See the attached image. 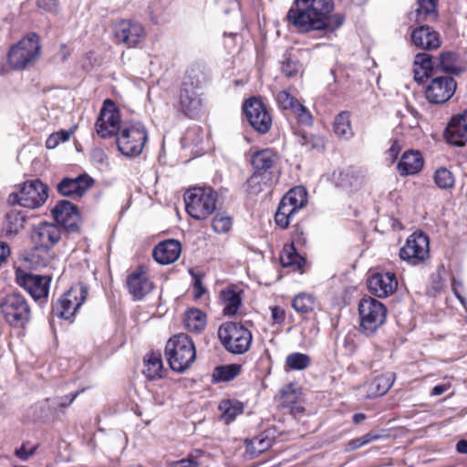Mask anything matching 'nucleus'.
<instances>
[{
    "mask_svg": "<svg viewBox=\"0 0 467 467\" xmlns=\"http://www.w3.org/2000/svg\"><path fill=\"white\" fill-rule=\"evenodd\" d=\"M164 356L171 371L177 374L185 373L197 358L192 337L186 333L172 335L166 342Z\"/></svg>",
    "mask_w": 467,
    "mask_h": 467,
    "instance_id": "2",
    "label": "nucleus"
},
{
    "mask_svg": "<svg viewBox=\"0 0 467 467\" xmlns=\"http://www.w3.org/2000/svg\"><path fill=\"white\" fill-rule=\"evenodd\" d=\"M0 313L12 327H25L31 318L30 306L17 290L0 296Z\"/></svg>",
    "mask_w": 467,
    "mask_h": 467,
    "instance_id": "6",
    "label": "nucleus"
},
{
    "mask_svg": "<svg viewBox=\"0 0 467 467\" xmlns=\"http://www.w3.org/2000/svg\"><path fill=\"white\" fill-rule=\"evenodd\" d=\"M275 433L276 428L273 427L264 431L256 436L255 441L258 443V449L260 450L261 453L272 448V446L275 444L276 439Z\"/></svg>",
    "mask_w": 467,
    "mask_h": 467,
    "instance_id": "54",
    "label": "nucleus"
},
{
    "mask_svg": "<svg viewBox=\"0 0 467 467\" xmlns=\"http://www.w3.org/2000/svg\"><path fill=\"white\" fill-rule=\"evenodd\" d=\"M296 214V213H291V207L287 203L280 210L279 202L274 215L275 223L279 228L286 230L291 223L292 218Z\"/></svg>",
    "mask_w": 467,
    "mask_h": 467,
    "instance_id": "52",
    "label": "nucleus"
},
{
    "mask_svg": "<svg viewBox=\"0 0 467 467\" xmlns=\"http://www.w3.org/2000/svg\"><path fill=\"white\" fill-rule=\"evenodd\" d=\"M366 171L358 166L350 165L338 171H334L331 180L335 186L348 192H358L365 182Z\"/></svg>",
    "mask_w": 467,
    "mask_h": 467,
    "instance_id": "19",
    "label": "nucleus"
},
{
    "mask_svg": "<svg viewBox=\"0 0 467 467\" xmlns=\"http://www.w3.org/2000/svg\"><path fill=\"white\" fill-rule=\"evenodd\" d=\"M5 218V235L7 238H13L22 228H24V224L27 221L28 215L24 211L14 209L7 212Z\"/></svg>",
    "mask_w": 467,
    "mask_h": 467,
    "instance_id": "38",
    "label": "nucleus"
},
{
    "mask_svg": "<svg viewBox=\"0 0 467 467\" xmlns=\"http://www.w3.org/2000/svg\"><path fill=\"white\" fill-rule=\"evenodd\" d=\"M72 130H61L57 132L52 133L46 141V146H58L61 143H66L69 140Z\"/></svg>",
    "mask_w": 467,
    "mask_h": 467,
    "instance_id": "59",
    "label": "nucleus"
},
{
    "mask_svg": "<svg viewBox=\"0 0 467 467\" xmlns=\"http://www.w3.org/2000/svg\"><path fill=\"white\" fill-rule=\"evenodd\" d=\"M53 223L67 234H79L81 232L83 218L77 204L67 199L57 201L50 209Z\"/></svg>",
    "mask_w": 467,
    "mask_h": 467,
    "instance_id": "10",
    "label": "nucleus"
},
{
    "mask_svg": "<svg viewBox=\"0 0 467 467\" xmlns=\"http://www.w3.org/2000/svg\"><path fill=\"white\" fill-rule=\"evenodd\" d=\"M17 186L7 197L10 206L36 209L44 205L49 196V186L39 178L26 180Z\"/></svg>",
    "mask_w": 467,
    "mask_h": 467,
    "instance_id": "5",
    "label": "nucleus"
},
{
    "mask_svg": "<svg viewBox=\"0 0 467 467\" xmlns=\"http://www.w3.org/2000/svg\"><path fill=\"white\" fill-rule=\"evenodd\" d=\"M456 81L451 77H436L426 86L425 96L429 102L442 104L455 93Z\"/></svg>",
    "mask_w": 467,
    "mask_h": 467,
    "instance_id": "18",
    "label": "nucleus"
},
{
    "mask_svg": "<svg viewBox=\"0 0 467 467\" xmlns=\"http://www.w3.org/2000/svg\"><path fill=\"white\" fill-rule=\"evenodd\" d=\"M395 380L396 374L394 372L377 375L368 386L367 397L377 399L384 396L393 386Z\"/></svg>",
    "mask_w": 467,
    "mask_h": 467,
    "instance_id": "32",
    "label": "nucleus"
},
{
    "mask_svg": "<svg viewBox=\"0 0 467 467\" xmlns=\"http://www.w3.org/2000/svg\"><path fill=\"white\" fill-rule=\"evenodd\" d=\"M400 260L410 265L423 264L430 256V237L421 230L410 234L399 252Z\"/></svg>",
    "mask_w": 467,
    "mask_h": 467,
    "instance_id": "11",
    "label": "nucleus"
},
{
    "mask_svg": "<svg viewBox=\"0 0 467 467\" xmlns=\"http://www.w3.org/2000/svg\"><path fill=\"white\" fill-rule=\"evenodd\" d=\"M114 36L119 44L135 47L143 42L146 33L143 26L138 21L122 19L114 26Z\"/></svg>",
    "mask_w": 467,
    "mask_h": 467,
    "instance_id": "17",
    "label": "nucleus"
},
{
    "mask_svg": "<svg viewBox=\"0 0 467 467\" xmlns=\"http://www.w3.org/2000/svg\"><path fill=\"white\" fill-rule=\"evenodd\" d=\"M126 286L135 301H141L155 287L153 282L147 276L143 265H139L128 275Z\"/></svg>",
    "mask_w": 467,
    "mask_h": 467,
    "instance_id": "20",
    "label": "nucleus"
},
{
    "mask_svg": "<svg viewBox=\"0 0 467 467\" xmlns=\"http://www.w3.org/2000/svg\"><path fill=\"white\" fill-rule=\"evenodd\" d=\"M315 298L307 293H299L294 296L291 306L294 310L300 314H307L314 309Z\"/></svg>",
    "mask_w": 467,
    "mask_h": 467,
    "instance_id": "48",
    "label": "nucleus"
},
{
    "mask_svg": "<svg viewBox=\"0 0 467 467\" xmlns=\"http://www.w3.org/2000/svg\"><path fill=\"white\" fill-rule=\"evenodd\" d=\"M88 286L79 281L52 302L51 313L59 319L70 320L87 300Z\"/></svg>",
    "mask_w": 467,
    "mask_h": 467,
    "instance_id": "8",
    "label": "nucleus"
},
{
    "mask_svg": "<svg viewBox=\"0 0 467 467\" xmlns=\"http://www.w3.org/2000/svg\"><path fill=\"white\" fill-rule=\"evenodd\" d=\"M300 247H294L293 244H285L280 253L282 266L292 268L294 271L303 274V268L307 262V258L300 253Z\"/></svg>",
    "mask_w": 467,
    "mask_h": 467,
    "instance_id": "31",
    "label": "nucleus"
},
{
    "mask_svg": "<svg viewBox=\"0 0 467 467\" xmlns=\"http://www.w3.org/2000/svg\"><path fill=\"white\" fill-rule=\"evenodd\" d=\"M183 201L186 213L202 222L217 211L218 192L210 185H195L184 192Z\"/></svg>",
    "mask_w": 467,
    "mask_h": 467,
    "instance_id": "3",
    "label": "nucleus"
},
{
    "mask_svg": "<svg viewBox=\"0 0 467 467\" xmlns=\"http://www.w3.org/2000/svg\"><path fill=\"white\" fill-rule=\"evenodd\" d=\"M434 68V62L431 55L426 53H419L415 56L413 63V73L415 81L420 83L424 78L431 76Z\"/></svg>",
    "mask_w": 467,
    "mask_h": 467,
    "instance_id": "39",
    "label": "nucleus"
},
{
    "mask_svg": "<svg viewBox=\"0 0 467 467\" xmlns=\"http://www.w3.org/2000/svg\"><path fill=\"white\" fill-rule=\"evenodd\" d=\"M432 178L435 185L441 190H451L455 185L453 173L445 166L438 167Z\"/></svg>",
    "mask_w": 467,
    "mask_h": 467,
    "instance_id": "44",
    "label": "nucleus"
},
{
    "mask_svg": "<svg viewBox=\"0 0 467 467\" xmlns=\"http://www.w3.org/2000/svg\"><path fill=\"white\" fill-rule=\"evenodd\" d=\"M207 80L208 72L205 67L200 64H193L186 71L182 84L201 88Z\"/></svg>",
    "mask_w": 467,
    "mask_h": 467,
    "instance_id": "40",
    "label": "nucleus"
},
{
    "mask_svg": "<svg viewBox=\"0 0 467 467\" xmlns=\"http://www.w3.org/2000/svg\"><path fill=\"white\" fill-rule=\"evenodd\" d=\"M142 374L149 381H155L167 377L168 372L164 368L160 350L151 349L143 357Z\"/></svg>",
    "mask_w": 467,
    "mask_h": 467,
    "instance_id": "27",
    "label": "nucleus"
},
{
    "mask_svg": "<svg viewBox=\"0 0 467 467\" xmlns=\"http://www.w3.org/2000/svg\"><path fill=\"white\" fill-rule=\"evenodd\" d=\"M366 284L368 292L378 298L389 297L399 285L396 274L384 269L369 270Z\"/></svg>",
    "mask_w": 467,
    "mask_h": 467,
    "instance_id": "13",
    "label": "nucleus"
},
{
    "mask_svg": "<svg viewBox=\"0 0 467 467\" xmlns=\"http://www.w3.org/2000/svg\"><path fill=\"white\" fill-rule=\"evenodd\" d=\"M88 389L89 387H83L75 391H71L67 395L51 398L52 403L55 405L54 408H56L59 417H61L62 414H65L66 409H67L81 393Z\"/></svg>",
    "mask_w": 467,
    "mask_h": 467,
    "instance_id": "47",
    "label": "nucleus"
},
{
    "mask_svg": "<svg viewBox=\"0 0 467 467\" xmlns=\"http://www.w3.org/2000/svg\"><path fill=\"white\" fill-rule=\"evenodd\" d=\"M61 239V230L55 223L42 221L33 225L30 240L35 250H42L47 254Z\"/></svg>",
    "mask_w": 467,
    "mask_h": 467,
    "instance_id": "14",
    "label": "nucleus"
},
{
    "mask_svg": "<svg viewBox=\"0 0 467 467\" xmlns=\"http://www.w3.org/2000/svg\"><path fill=\"white\" fill-rule=\"evenodd\" d=\"M281 404L285 408H292L299 400L302 394L301 388L296 387V383L290 382L285 385L279 391Z\"/></svg>",
    "mask_w": 467,
    "mask_h": 467,
    "instance_id": "45",
    "label": "nucleus"
},
{
    "mask_svg": "<svg viewBox=\"0 0 467 467\" xmlns=\"http://www.w3.org/2000/svg\"><path fill=\"white\" fill-rule=\"evenodd\" d=\"M434 67L451 75H459L464 70L460 57L451 51L441 52L439 56L438 62H434Z\"/></svg>",
    "mask_w": 467,
    "mask_h": 467,
    "instance_id": "37",
    "label": "nucleus"
},
{
    "mask_svg": "<svg viewBox=\"0 0 467 467\" xmlns=\"http://www.w3.org/2000/svg\"><path fill=\"white\" fill-rule=\"evenodd\" d=\"M311 357L306 353L292 352L288 354L285 360V370L301 371L305 370L311 365Z\"/></svg>",
    "mask_w": 467,
    "mask_h": 467,
    "instance_id": "41",
    "label": "nucleus"
},
{
    "mask_svg": "<svg viewBox=\"0 0 467 467\" xmlns=\"http://www.w3.org/2000/svg\"><path fill=\"white\" fill-rule=\"evenodd\" d=\"M148 141V130L140 121H126L121 124L118 136V146L120 144L132 146H145Z\"/></svg>",
    "mask_w": 467,
    "mask_h": 467,
    "instance_id": "22",
    "label": "nucleus"
},
{
    "mask_svg": "<svg viewBox=\"0 0 467 467\" xmlns=\"http://www.w3.org/2000/svg\"><path fill=\"white\" fill-rule=\"evenodd\" d=\"M197 88L182 84L180 91V104L182 111L190 118H194L202 107L201 94Z\"/></svg>",
    "mask_w": 467,
    "mask_h": 467,
    "instance_id": "28",
    "label": "nucleus"
},
{
    "mask_svg": "<svg viewBox=\"0 0 467 467\" xmlns=\"http://www.w3.org/2000/svg\"><path fill=\"white\" fill-rule=\"evenodd\" d=\"M290 235L291 241L287 244H293L294 247L306 248L307 238L303 226L299 223L293 225Z\"/></svg>",
    "mask_w": 467,
    "mask_h": 467,
    "instance_id": "55",
    "label": "nucleus"
},
{
    "mask_svg": "<svg viewBox=\"0 0 467 467\" xmlns=\"http://www.w3.org/2000/svg\"><path fill=\"white\" fill-rule=\"evenodd\" d=\"M242 365L238 363H229L217 365L212 372V383H227L235 379L242 373Z\"/></svg>",
    "mask_w": 467,
    "mask_h": 467,
    "instance_id": "35",
    "label": "nucleus"
},
{
    "mask_svg": "<svg viewBox=\"0 0 467 467\" xmlns=\"http://www.w3.org/2000/svg\"><path fill=\"white\" fill-rule=\"evenodd\" d=\"M244 112L250 125L260 133H266L272 126V117L265 105L256 98L247 99L244 106Z\"/></svg>",
    "mask_w": 467,
    "mask_h": 467,
    "instance_id": "16",
    "label": "nucleus"
},
{
    "mask_svg": "<svg viewBox=\"0 0 467 467\" xmlns=\"http://www.w3.org/2000/svg\"><path fill=\"white\" fill-rule=\"evenodd\" d=\"M95 182L96 181L92 176L83 171L75 177L63 176L55 187L57 192L63 199L78 200L82 198L94 186Z\"/></svg>",
    "mask_w": 467,
    "mask_h": 467,
    "instance_id": "12",
    "label": "nucleus"
},
{
    "mask_svg": "<svg viewBox=\"0 0 467 467\" xmlns=\"http://www.w3.org/2000/svg\"><path fill=\"white\" fill-rule=\"evenodd\" d=\"M182 251L180 240L169 238L159 242L152 249L153 260L161 265H168L176 262Z\"/></svg>",
    "mask_w": 467,
    "mask_h": 467,
    "instance_id": "21",
    "label": "nucleus"
},
{
    "mask_svg": "<svg viewBox=\"0 0 467 467\" xmlns=\"http://www.w3.org/2000/svg\"><path fill=\"white\" fill-rule=\"evenodd\" d=\"M220 419L226 424L233 423L244 410V403L237 399H223L218 404Z\"/></svg>",
    "mask_w": 467,
    "mask_h": 467,
    "instance_id": "36",
    "label": "nucleus"
},
{
    "mask_svg": "<svg viewBox=\"0 0 467 467\" xmlns=\"http://www.w3.org/2000/svg\"><path fill=\"white\" fill-rule=\"evenodd\" d=\"M36 5L37 7L51 14L57 15L59 12L58 0H36Z\"/></svg>",
    "mask_w": 467,
    "mask_h": 467,
    "instance_id": "62",
    "label": "nucleus"
},
{
    "mask_svg": "<svg viewBox=\"0 0 467 467\" xmlns=\"http://www.w3.org/2000/svg\"><path fill=\"white\" fill-rule=\"evenodd\" d=\"M390 436L389 434V430L380 429L379 431H370L364 435L360 436V441L363 446L381 439H389Z\"/></svg>",
    "mask_w": 467,
    "mask_h": 467,
    "instance_id": "60",
    "label": "nucleus"
},
{
    "mask_svg": "<svg viewBox=\"0 0 467 467\" xmlns=\"http://www.w3.org/2000/svg\"><path fill=\"white\" fill-rule=\"evenodd\" d=\"M424 158L421 152L414 148H408L397 162V171L401 177L414 176L424 167Z\"/></svg>",
    "mask_w": 467,
    "mask_h": 467,
    "instance_id": "25",
    "label": "nucleus"
},
{
    "mask_svg": "<svg viewBox=\"0 0 467 467\" xmlns=\"http://www.w3.org/2000/svg\"><path fill=\"white\" fill-rule=\"evenodd\" d=\"M334 132L338 138L349 139L353 136V130L350 123V115L348 111L338 113L334 119Z\"/></svg>",
    "mask_w": 467,
    "mask_h": 467,
    "instance_id": "43",
    "label": "nucleus"
},
{
    "mask_svg": "<svg viewBox=\"0 0 467 467\" xmlns=\"http://www.w3.org/2000/svg\"><path fill=\"white\" fill-rule=\"evenodd\" d=\"M413 45L420 49H436L441 46L439 34L428 26H421L411 33Z\"/></svg>",
    "mask_w": 467,
    "mask_h": 467,
    "instance_id": "30",
    "label": "nucleus"
},
{
    "mask_svg": "<svg viewBox=\"0 0 467 467\" xmlns=\"http://www.w3.org/2000/svg\"><path fill=\"white\" fill-rule=\"evenodd\" d=\"M261 174L253 172L245 181V192L249 195H257L263 191L262 183L259 181Z\"/></svg>",
    "mask_w": 467,
    "mask_h": 467,
    "instance_id": "57",
    "label": "nucleus"
},
{
    "mask_svg": "<svg viewBox=\"0 0 467 467\" xmlns=\"http://www.w3.org/2000/svg\"><path fill=\"white\" fill-rule=\"evenodd\" d=\"M51 398H46L31 405L26 412L25 417L34 423H48L61 421Z\"/></svg>",
    "mask_w": 467,
    "mask_h": 467,
    "instance_id": "23",
    "label": "nucleus"
},
{
    "mask_svg": "<svg viewBox=\"0 0 467 467\" xmlns=\"http://www.w3.org/2000/svg\"><path fill=\"white\" fill-rule=\"evenodd\" d=\"M271 318L274 324L282 325L285 320V310L280 306H270Z\"/></svg>",
    "mask_w": 467,
    "mask_h": 467,
    "instance_id": "64",
    "label": "nucleus"
},
{
    "mask_svg": "<svg viewBox=\"0 0 467 467\" xmlns=\"http://www.w3.org/2000/svg\"><path fill=\"white\" fill-rule=\"evenodd\" d=\"M438 0H418L417 20H434L437 17Z\"/></svg>",
    "mask_w": 467,
    "mask_h": 467,
    "instance_id": "50",
    "label": "nucleus"
},
{
    "mask_svg": "<svg viewBox=\"0 0 467 467\" xmlns=\"http://www.w3.org/2000/svg\"><path fill=\"white\" fill-rule=\"evenodd\" d=\"M39 250H35L34 246L31 250L23 255L22 261L28 263V266L33 270H39L47 265V259L45 255L38 254Z\"/></svg>",
    "mask_w": 467,
    "mask_h": 467,
    "instance_id": "53",
    "label": "nucleus"
},
{
    "mask_svg": "<svg viewBox=\"0 0 467 467\" xmlns=\"http://www.w3.org/2000/svg\"><path fill=\"white\" fill-rule=\"evenodd\" d=\"M254 326L253 321L244 323L238 321H226L219 326L217 335L222 347L230 354L244 355L252 346L253 334L245 326Z\"/></svg>",
    "mask_w": 467,
    "mask_h": 467,
    "instance_id": "4",
    "label": "nucleus"
},
{
    "mask_svg": "<svg viewBox=\"0 0 467 467\" xmlns=\"http://www.w3.org/2000/svg\"><path fill=\"white\" fill-rule=\"evenodd\" d=\"M333 9V0H295L286 19L300 33L333 32L344 22L340 14L330 16Z\"/></svg>",
    "mask_w": 467,
    "mask_h": 467,
    "instance_id": "1",
    "label": "nucleus"
},
{
    "mask_svg": "<svg viewBox=\"0 0 467 467\" xmlns=\"http://www.w3.org/2000/svg\"><path fill=\"white\" fill-rule=\"evenodd\" d=\"M445 138L451 146H464L467 142V110L451 118L445 130Z\"/></svg>",
    "mask_w": 467,
    "mask_h": 467,
    "instance_id": "26",
    "label": "nucleus"
},
{
    "mask_svg": "<svg viewBox=\"0 0 467 467\" xmlns=\"http://www.w3.org/2000/svg\"><path fill=\"white\" fill-rule=\"evenodd\" d=\"M211 222L212 229L216 234H226L233 226V218L225 212L216 211Z\"/></svg>",
    "mask_w": 467,
    "mask_h": 467,
    "instance_id": "49",
    "label": "nucleus"
},
{
    "mask_svg": "<svg viewBox=\"0 0 467 467\" xmlns=\"http://www.w3.org/2000/svg\"><path fill=\"white\" fill-rule=\"evenodd\" d=\"M256 149L257 150L252 153L251 165L254 170L253 172L263 175L273 168L276 154L274 153L271 148Z\"/></svg>",
    "mask_w": 467,
    "mask_h": 467,
    "instance_id": "33",
    "label": "nucleus"
},
{
    "mask_svg": "<svg viewBox=\"0 0 467 467\" xmlns=\"http://www.w3.org/2000/svg\"><path fill=\"white\" fill-rule=\"evenodd\" d=\"M359 332L367 337L374 335L387 319L388 308L376 297L364 296L358 306Z\"/></svg>",
    "mask_w": 467,
    "mask_h": 467,
    "instance_id": "7",
    "label": "nucleus"
},
{
    "mask_svg": "<svg viewBox=\"0 0 467 467\" xmlns=\"http://www.w3.org/2000/svg\"><path fill=\"white\" fill-rule=\"evenodd\" d=\"M89 160L93 165L108 167L109 165V157L104 151V148H91Z\"/></svg>",
    "mask_w": 467,
    "mask_h": 467,
    "instance_id": "58",
    "label": "nucleus"
},
{
    "mask_svg": "<svg viewBox=\"0 0 467 467\" xmlns=\"http://www.w3.org/2000/svg\"><path fill=\"white\" fill-rule=\"evenodd\" d=\"M293 112L296 114L298 121L300 123L305 125H309L312 123V115L307 110V109L300 102L296 104V107L294 109Z\"/></svg>",
    "mask_w": 467,
    "mask_h": 467,
    "instance_id": "61",
    "label": "nucleus"
},
{
    "mask_svg": "<svg viewBox=\"0 0 467 467\" xmlns=\"http://www.w3.org/2000/svg\"><path fill=\"white\" fill-rule=\"evenodd\" d=\"M41 54L40 36L36 33H29L8 52V61L15 69H24L32 66Z\"/></svg>",
    "mask_w": 467,
    "mask_h": 467,
    "instance_id": "9",
    "label": "nucleus"
},
{
    "mask_svg": "<svg viewBox=\"0 0 467 467\" xmlns=\"http://www.w3.org/2000/svg\"><path fill=\"white\" fill-rule=\"evenodd\" d=\"M37 450V446H33L30 449L26 448L25 443H22L19 447L16 448L15 455L21 461L26 462L33 456Z\"/></svg>",
    "mask_w": 467,
    "mask_h": 467,
    "instance_id": "63",
    "label": "nucleus"
},
{
    "mask_svg": "<svg viewBox=\"0 0 467 467\" xmlns=\"http://www.w3.org/2000/svg\"><path fill=\"white\" fill-rule=\"evenodd\" d=\"M244 290L236 285L231 284L220 291L219 300L223 306V315L233 317L239 314L244 306Z\"/></svg>",
    "mask_w": 467,
    "mask_h": 467,
    "instance_id": "24",
    "label": "nucleus"
},
{
    "mask_svg": "<svg viewBox=\"0 0 467 467\" xmlns=\"http://www.w3.org/2000/svg\"><path fill=\"white\" fill-rule=\"evenodd\" d=\"M184 327L193 333L202 332L207 324V315L198 307H188L182 317Z\"/></svg>",
    "mask_w": 467,
    "mask_h": 467,
    "instance_id": "34",
    "label": "nucleus"
},
{
    "mask_svg": "<svg viewBox=\"0 0 467 467\" xmlns=\"http://www.w3.org/2000/svg\"><path fill=\"white\" fill-rule=\"evenodd\" d=\"M308 202V191L304 185L290 188L280 199V210L287 203L291 213H297Z\"/></svg>",
    "mask_w": 467,
    "mask_h": 467,
    "instance_id": "29",
    "label": "nucleus"
},
{
    "mask_svg": "<svg viewBox=\"0 0 467 467\" xmlns=\"http://www.w3.org/2000/svg\"><path fill=\"white\" fill-rule=\"evenodd\" d=\"M203 455V450L194 449L190 451L186 457L171 462L169 467H200L201 463L197 461V458H201Z\"/></svg>",
    "mask_w": 467,
    "mask_h": 467,
    "instance_id": "51",
    "label": "nucleus"
},
{
    "mask_svg": "<svg viewBox=\"0 0 467 467\" xmlns=\"http://www.w3.org/2000/svg\"><path fill=\"white\" fill-rule=\"evenodd\" d=\"M276 101L281 109H290L292 111L296 107V104H298V102H299L295 97H293L286 90H282L277 93Z\"/></svg>",
    "mask_w": 467,
    "mask_h": 467,
    "instance_id": "56",
    "label": "nucleus"
},
{
    "mask_svg": "<svg viewBox=\"0 0 467 467\" xmlns=\"http://www.w3.org/2000/svg\"><path fill=\"white\" fill-rule=\"evenodd\" d=\"M52 277L47 275V278L45 280H38L33 287H29L27 293L30 296L37 302L40 306H44L47 303L49 287L51 284Z\"/></svg>",
    "mask_w": 467,
    "mask_h": 467,
    "instance_id": "42",
    "label": "nucleus"
},
{
    "mask_svg": "<svg viewBox=\"0 0 467 467\" xmlns=\"http://www.w3.org/2000/svg\"><path fill=\"white\" fill-rule=\"evenodd\" d=\"M47 278V275H36L27 272L21 267L15 268V280L16 283L25 289L26 292L29 290V287H33V285L36 283L39 279L45 280Z\"/></svg>",
    "mask_w": 467,
    "mask_h": 467,
    "instance_id": "46",
    "label": "nucleus"
},
{
    "mask_svg": "<svg viewBox=\"0 0 467 467\" xmlns=\"http://www.w3.org/2000/svg\"><path fill=\"white\" fill-rule=\"evenodd\" d=\"M122 123L118 109L109 99H106L96 121L97 134L102 139L115 137L118 140Z\"/></svg>",
    "mask_w": 467,
    "mask_h": 467,
    "instance_id": "15",
    "label": "nucleus"
}]
</instances>
